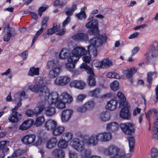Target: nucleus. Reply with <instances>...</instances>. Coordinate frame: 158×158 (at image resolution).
<instances>
[{"label":"nucleus","instance_id":"nucleus-61","mask_svg":"<svg viewBox=\"0 0 158 158\" xmlns=\"http://www.w3.org/2000/svg\"><path fill=\"white\" fill-rule=\"evenodd\" d=\"M82 59L84 61L87 63H89L91 60L90 56H85L82 57Z\"/></svg>","mask_w":158,"mask_h":158},{"label":"nucleus","instance_id":"nucleus-50","mask_svg":"<svg viewBox=\"0 0 158 158\" xmlns=\"http://www.w3.org/2000/svg\"><path fill=\"white\" fill-rule=\"evenodd\" d=\"M52 130L53 135L55 136L60 135L64 131L63 129H52Z\"/></svg>","mask_w":158,"mask_h":158},{"label":"nucleus","instance_id":"nucleus-58","mask_svg":"<svg viewBox=\"0 0 158 158\" xmlns=\"http://www.w3.org/2000/svg\"><path fill=\"white\" fill-rule=\"evenodd\" d=\"M152 132L153 133L152 138L158 140V129H153Z\"/></svg>","mask_w":158,"mask_h":158},{"label":"nucleus","instance_id":"nucleus-60","mask_svg":"<svg viewBox=\"0 0 158 158\" xmlns=\"http://www.w3.org/2000/svg\"><path fill=\"white\" fill-rule=\"evenodd\" d=\"M75 64L73 62H69L66 64V68L70 69L71 68H74L75 67Z\"/></svg>","mask_w":158,"mask_h":158},{"label":"nucleus","instance_id":"nucleus-12","mask_svg":"<svg viewBox=\"0 0 158 158\" xmlns=\"http://www.w3.org/2000/svg\"><path fill=\"white\" fill-rule=\"evenodd\" d=\"M119 107H123L120 114L121 117L124 119H130L131 117V114L128 109L129 106L128 104H127L122 105Z\"/></svg>","mask_w":158,"mask_h":158},{"label":"nucleus","instance_id":"nucleus-49","mask_svg":"<svg viewBox=\"0 0 158 158\" xmlns=\"http://www.w3.org/2000/svg\"><path fill=\"white\" fill-rule=\"evenodd\" d=\"M26 96V93L24 91H23L21 92L20 94V95L19 96L17 94H15V100L17 101L18 102H21L22 100L21 98V97H24Z\"/></svg>","mask_w":158,"mask_h":158},{"label":"nucleus","instance_id":"nucleus-1","mask_svg":"<svg viewBox=\"0 0 158 158\" xmlns=\"http://www.w3.org/2000/svg\"><path fill=\"white\" fill-rule=\"evenodd\" d=\"M106 39V37L105 35H99L89 40L90 45L88 46V49L89 55H92L94 57L96 56L97 55L96 48L105 43Z\"/></svg>","mask_w":158,"mask_h":158},{"label":"nucleus","instance_id":"nucleus-55","mask_svg":"<svg viewBox=\"0 0 158 158\" xmlns=\"http://www.w3.org/2000/svg\"><path fill=\"white\" fill-rule=\"evenodd\" d=\"M48 20L49 18L48 17H45L43 19L41 23L42 27H44V29L46 28L47 27V23Z\"/></svg>","mask_w":158,"mask_h":158},{"label":"nucleus","instance_id":"nucleus-24","mask_svg":"<svg viewBox=\"0 0 158 158\" xmlns=\"http://www.w3.org/2000/svg\"><path fill=\"white\" fill-rule=\"evenodd\" d=\"M57 126L56 122L53 120H49L46 122L45 126L47 128H64L62 126H58L56 128Z\"/></svg>","mask_w":158,"mask_h":158},{"label":"nucleus","instance_id":"nucleus-13","mask_svg":"<svg viewBox=\"0 0 158 158\" xmlns=\"http://www.w3.org/2000/svg\"><path fill=\"white\" fill-rule=\"evenodd\" d=\"M85 82L81 80H73L69 84L71 87H74L80 89H83L85 87Z\"/></svg>","mask_w":158,"mask_h":158},{"label":"nucleus","instance_id":"nucleus-5","mask_svg":"<svg viewBox=\"0 0 158 158\" xmlns=\"http://www.w3.org/2000/svg\"><path fill=\"white\" fill-rule=\"evenodd\" d=\"M81 69H85L87 73L90 74L87 79V83L91 86H94L96 84V81L94 77V75L92 69L89 67L85 63H83L80 67Z\"/></svg>","mask_w":158,"mask_h":158},{"label":"nucleus","instance_id":"nucleus-40","mask_svg":"<svg viewBox=\"0 0 158 158\" xmlns=\"http://www.w3.org/2000/svg\"><path fill=\"white\" fill-rule=\"evenodd\" d=\"M101 119L103 121H106L110 119V115L107 112H103L100 115Z\"/></svg>","mask_w":158,"mask_h":158},{"label":"nucleus","instance_id":"nucleus-29","mask_svg":"<svg viewBox=\"0 0 158 158\" xmlns=\"http://www.w3.org/2000/svg\"><path fill=\"white\" fill-rule=\"evenodd\" d=\"M57 139L53 138L49 140L46 143V147L48 149H51L54 147L57 143Z\"/></svg>","mask_w":158,"mask_h":158},{"label":"nucleus","instance_id":"nucleus-21","mask_svg":"<svg viewBox=\"0 0 158 158\" xmlns=\"http://www.w3.org/2000/svg\"><path fill=\"white\" fill-rule=\"evenodd\" d=\"M74 37L77 40L81 41H86L88 40L87 34L82 33H78L74 35Z\"/></svg>","mask_w":158,"mask_h":158},{"label":"nucleus","instance_id":"nucleus-28","mask_svg":"<svg viewBox=\"0 0 158 158\" xmlns=\"http://www.w3.org/2000/svg\"><path fill=\"white\" fill-rule=\"evenodd\" d=\"M112 65V63L109 58L103 59L101 62L100 67L101 68L105 69L109 67Z\"/></svg>","mask_w":158,"mask_h":158},{"label":"nucleus","instance_id":"nucleus-54","mask_svg":"<svg viewBox=\"0 0 158 158\" xmlns=\"http://www.w3.org/2000/svg\"><path fill=\"white\" fill-rule=\"evenodd\" d=\"M123 132L126 135H129L134 133V129H122Z\"/></svg>","mask_w":158,"mask_h":158},{"label":"nucleus","instance_id":"nucleus-64","mask_svg":"<svg viewBox=\"0 0 158 158\" xmlns=\"http://www.w3.org/2000/svg\"><path fill=\"white\" fill-rule=\"evenodd\" d=\"M130 155L127 154L126 155V156H112L108 158H130Z\"/></svg>","mask_w":158,"mask_h":158},{"label":"nucleus","instance_id":"nucleus-19","mask_svg":"<svg viewBox=\"0 0 158 158\" xmlns=\"http://www.w3.org/2000/svg\"><path fill=\"white\" fill-rule=\"evenodd\" d=\"M61 103H63L65 105L66 103H69L73 100L72 97L67 92H64L60 96Z\"/></svg>","mask_w":158,"mask_h":158},{"label":"nucleus","instance_id":"nucleus-9","mask_svg":"<svg viewBox=\"0 0 158 158\" xmlns=\"http://www.w3.org/2000/svg\"><path fill=\"white\" fill-rule=\"evenodd\" d=\"M83 141L85 143L88 145L96 146L99 141L98 134L96 135H91L89 136H85L84 137Z\"/></svg>","mask_w":158,"mask_h":158},{"label":"nucleus","instance_id":"nucleus-33","mask_svg":"<svg viewBox=\"0 0 158 158\" xmlns=\"http://www.w3.org/2000/svg\"><path fill=\"white\" fill-rule=\"evenodd\" d=\"M69 55V51L66 49H63L60 53L59 57L61 59H68Z\"/></svg>","mask_w":158,"mask_h":158},{"label":"nucleus","instance_id":"nucleus-37","mask_svg":"<svg viewBox=\"0 0 158 158\" xmlns=\"http://www.w3.org/2000/svg\"><path fill=\"white\" fill-rule=\"evenodd\" d=\"M39 69L38 68L31 67L30 68L28 75L31 76H33L35 75L39 74Z\"/></svg>","mask_w":158,"mask_h":158},{"label":"nucleus","instance_id":"nucleus-52","mask_svg":"<svg viewBox=\"0 0 158 158\" xmlns=\"http://www.w3.org/2000/svg\"><path fill=\"white\" fill-rule=\"evenodd\" d=\"M7 141H2L0 142V149H2L3 151L7 152L9 150V149L6 147V144Z\"/></svg>","mask_w":158,"mask_h":158},{"label":"nucleus","instance_id":"nucleus-53","mask_svg":"<svg viewBox=\"0 0 158 158\" xmlns=\"http://www.w3.org/2000/svg\"><path fill=\"white\" fill-rule=\"evenodd\" d=\"M158 154V150L156 148H152L151 151V157H157Z\"/></svg>","mask_w":158,"mask_h":158},{"label":"nucleus","instance_id":"nucleus-22","mask_svg":"<svg viewBox=\"0 0 158 158\" xmlns=\"http://www.w3.org/2000/svg\"><path fill=\"white\" fill-rule=\"evenodd\" d=\"M52 154L55 158H64L65 156V154L63 151L59 148L54 150Z\"/></svg>","mask_w":158,"mask_h":158},{"label":"nucleus","instance_id":"nucleus-27","mask_svg":"<svg viewBox=\"0 0 158 158\" xmlns=\"http://www.w3.org/2000/svg\"><path fill=\"white\" fill-rule=\"evenodd\" d=\"M61 70L60 68H56L52 69L49 72V76L50 78H54L57 77Z\"/></svg>","mask_w":158,"mask_h":158},{"label":"nucleus","instance_id":"nucleus-36","mask_svg":"<svg viewBox=\"0 0 158 158\" xmlns=\"http://www.w3.org/2000/svg\"><path fill=\"white\" fill-rule=\"evenodd\" d=\"M58 63L57 60L50 61L47 63V67L48 69L52 68L54 69L56 68H59L58 67Z\"/></svg>","mask_w":158,"mask_h":158},{"label":"nucleus","instance_id":"nucleus-43","mask_svg":"<svg viewBox=\"0 0 158 158\" xmlns=\"http://www.w3.org/2000/svg\"><path fill=\"white\" fill-rule=\"evenodd\" d=\"M80 57L78 55H72L68 58L67 61L69 62H73L75 64L76 62L79 60Z\"/></svg>","mask_w":158,"mask_h":158},{"label":"nucleus","instance_id":"nucleus-39","mask_svg":"<svg viewBox=\"0 0 158 158\" xmlns=\"http://www.w3.org/2000/svg\"><path fill=\"white\" fill-rule=\"evenodd\" d=\"M68 145V142L63 139H60L58 143V147L61 148H65Z\"/></svg>","mask_w":158,"mask_h":158},{"label":"nucleus","instance_id":"nucleus-20","mask_svg":"<svg viewBox=\"0 0 158 158\" xmlns=\"http://www.w3.org/2000/svg\"><path fill=\"white\" fill-rule=\"evenodd\" d=\"M35 138L36 136L34 135H27L24 137L21 140L25 143L30 144L34 142Z\"/></svg>","mask_w":158,"mask_h":158},{"label":"nucleus","instance_id":"nucleus-51","mask_svg":"<svg viewBox=\"0 0 158 158\" xmlns=\"http://www.w3.org/2000/svg\"><path fill=\"white\" fill-rule=\"evenodd\" d=\"M44 108V106L43 105L39 106L35 108L34 111L36 116H37V114L41 112Z\"/></svg>","mask_w":158,"mask_h":158},{"label":"nucleus","instance_id":"nucleus-35","mask_svg":"<svg viewBox=\"0 0 158 158\" xmlns=\"http://www.w3.org/2000/svg\"><path fill=\"white\" fill-rule=\"evenodd\" d=\"M117 96L120 99L119 102V106H121L122 105L127 104V102H126V98L122 93L118 92Z\"/></svg>","mask_w":158,"mask_h":158},{"label":"nucleus","instance_id":"nucleus-17","mask_svg":"<svg viewBox=\"0 0 158 158\" xmlns=\"http://www.w3.org/2000/svg\"><path fill=\"white\" fill-rule=\"evenodd\" d=\"M72 55H78L80 57V56L86 54L87 51L84 48L77 47L72 50Z\"/></svg>","mask_w":158,"mask_h":158},{"label":"nucleus","instance_id":"nucleus-32","mask_svg":"<svg viewBox=\"0 0 158 158\" xmlns=\"http://www.w3.org/2000/svg\"><path fill=\"white\" fill-rule=\"evenodd\" d=\"M45 111L46 114L49 116L53 115L56 112L55 108L51 106L46 107Z\"/></svg>","mask_w":158,"mask_h":158},{"label":"nucleus","instance_id":"nucleus-18","mask_svg":"<svg viewBox=\"0 0 158 158\" xmlns=\"http://www.w3.org/2000/svg\"><path fill=\"white\" fill-rule=\"evenodd\" d=\"M73 112V111L70 110H66L63 111L61 114L62 122L65 123L68 121L70 118Z\"/></svg>","mask_w":158,"mask_h":158},{"label":"nucleus","instance_id":"nucleus-8","mask_svg":"<svg viewBox=\"0 0 158 158\" xmlns=\"http://www.w3.org/2000/svg\"><path fill=\"white\" fill-rule=\"evenodd\" d=\"M84 141H82L77 138H74L70 143V145L76 150L79 152H81L85 149Z\"/></svg>","mask_w":158,"mask_h":158},{"label":"nucleus","instance_id":"nucleus-41","mask_svg":"<svg viewBox=\"0 0 158 158\" xmlns=\"http://www.w3.org/2000/svg\"><path fill=\"white\" fill-rule=\"evenodd\" d=\"M73 138V134L71 132H67L64 133L62 135V139L67 141L70 140Z\"/></svg>","mask_w":158,"mask_h":158},{"label":"nucleus","instance_id":"nucleus-4","mask_svg":"<svg viewBox=\"0 0 158 158\" xmlns=\"http://www.w3.org/2000/svg\"><path fill=\"white\" fill-rule=\"evenodd\" d=\"M22 106V103L19 102L18 103L14 108L11 109L12 113L8 117L9 121L12 123H16L19 122L22 118L21 114L16 111L18 109Z\"/></svg>","mask_w":158,"mask_h":158},{"label":"nucleus","instance_id":"nucleus-31","mask_svg":"<svg viewBox=\"0 0 158 158\" xmlns=\"http://www.w3.org/2000/svg\"><path fill=\"white\" fill-rule=\"evenodd\" d=\"M127 140L129 142V151L132 152L133 151L134 148L135 141L133 136H129L127 137Z\"/></svg>","mask_w":158,"mask_h":158},{"label":"nucleus","instance_id":"nucleus-23","mask_svg":"<svg viewBox=\"0 0 158 158\" xmlns=\"http://www.w3.org/2000/svg\"><path fill=\"white\" fill-rule=\"evenodd\" d=\"M117 104L118 102L116 100H111L107 102L106 108L109 110H114L116 109Z\"/></svg>","mask_w":158,"mask_h":158},{"label":"nucleus","instance_id":"nucleus-7","mask_svg":"<svg viewBox=\"0 0 158 158\" xmlns=\"http://www.w3.org/2000/svg\"><path fill=\"white\" fill-rule=\"evenodd\" d=\"M35 89L36 90L35 91H31L35 92L42 99L47 100V98H48V97L50 94V90L47 86L45 85L42 86Z\"/></svg>","mask_w":158,"mask_h":158},{"label":"nucleus","instance_id":"nucleus-59","mask_svg":"<svg viewBox=\"0 0 158 158\" xmlns=\"http://www.w3.org/2000/svg\"><path fill=\"white\" fill-rule=\"evenodd\" d=\"M64 10L66 15L68 16L72 15L73 13V12L69 7H66Z\"/></svg>","mask_w":158,"mask_h":158},{"label":"nucleus","instance_id":"nucleus-62","mask_svg":"<svg viewBox=\"0 0 158 158\" xmlns=\"http://www.w3.org/2000/svg\"><path fill=\"white\" fill-rule=\"evenodd\" d=\"M151 49L158 50V43L157 41H154L153 42Z\"/></svg>","mask_w":158,"mask_h":158},{"label":"nucleus","instance_id":"nucleus-3","mask_svg":"<svg viewBox=\"0 0 158 158\" xmlns=\"http://www.w3.org/2000/svg\"><path fill=\"white\" fill-rule=\"evenodd\" d=\"M48 97L47 100L49 104H54L57 108L60 109H63L65 107V105L63 103H61L60 97H59V94L57 92H53L50 94Z\"/></svg>","mask_w":158,"mask_h":158},{"label":"nucleus","instance_id":"nucleus-44","mask_svg":"<svg viewBox=\"0 0 158 158\" xmlns=\"http://www.w3.org/2000/svg\"><path fill=\"white\" fill-rule=\"evenodd\" d=\"M25 150H22L20 149L16 150L14 151L12 155L13 157H17L19 156L26 152Z\"/></svg>","mask_w":158,"mask_h":158},{"label":"nucleus","instance_id":"nucleus-57","mask_svg":"<svg viewBox=\"0 0 158 158\" xmlns=\"http://www.w3.org/2000/svg\"><path fill=\"white\" fill-rule=\"evenodd\" d=\"M149 55L152 57H156L158 56V50L152 49L149 53Z\"/></svg>","mask_w":158,"mask_h":158},{"label":"nucleus","instance_id":"nucleus-16","mask_svg":"<svg viewBox=\"0 0 158 158\" xmlns=\"http://www.w3.org/2000/svg\"><path fill=\"white\" fill-rule=\"evenodd\" d=\"M99 141L107 142L110 140L112 137L111 133L105 132L98 134Z\"/></svg>","mask_w":158,"mask_h":158},{"label":"nucleus","instance_id":"nucleus-47","mask_svg":"<svg viewBox=\"0 0 158 158\" xmlns=\"http://www.w3.org/2000/svg\"><path fill=\"white\" fill-rule=\"evenodd\" d=\"M44 121V118L43 116L38 117L36 119L34 125L37 127L41 125L42 123Z\"/></svg>","mask_w":158,"mask_h":158},{"label":"nucleus","instance_id":"nucleus-14","mask_svg":"<svg viewBox=\"0 0 158 158\" xmlns=\"http://www.w3.org/2000/svg\"><path fill=\"white\" fill-rule=\"evenodd\" d=\"M70 81V78L67 76H61L57 77L54 81L55 84L57 85L64 86Z\"/></svg>","mask_w":158,"mask_h":158},{"label":"nucleus","instance_id":"nucleus-26","mask_svg":"<svg viewBox=\"0 0 158 158\" xmlns=\"http://www.w3.org/2000/svg\"><path fill=\"white\" fill-rule=\"evenodd\" d=\"M34 121L29 119L25 121L20 126L19 128H30L33 125Z\"/></svg>","mask_w":158,"mask_h":158},{"label":"nucleus","instance_id":"nucleus-10","mask_svg":"<svg viewBox=\"0 0 158 158\" xmlns=\"http://www.w3.org/2000/svg\"><path fill=\"white\" fill-rule=\"evenodd\" d=\"M120 127L121 128H134L136 127L134 124L130 123H121L120 126L116 122L110 123L107 126V128H118Z\"/></svg>","mask_w":158,"mask_h":158},{"label":"nucleus","instance_id":"nucleus-48","mask_svg":"<svg viewBox=\"0 0 158 158\" xmlns=\"http://www.w3.org/2000/svg\"><path fill=\"white\" fill-rule=\"evenodd\" d=\"M100 93V89L98 88H97L90 91L89 92V95L92 97H96Z\"/></svg>","mask_w":158,"mask_h":158},{"label":"nucleus","instance_id":"nucleus-30","mask_svg":"<svg viewBox=\"0 0 158 158\" xmlns=\"http://www.w3.org/2000/svg\"><path fill=\"white\" fill-rule=\"evenodd\" d=\"M60 29V25L57 26L56 24H54L52 28L48 30L47 33L49 35H52L55 32L59 31Z\"/></svg>","mask_w":158,"mask_h":158},{"label":"nucleus","instance_id":"nucleus-25","mask_svg":"<svg viewBox=\"0 0 158 158\" xmlns=\"http://www.w3.org/2000/svg\"><path fill=\"white\" fill-rule=\"evenodd\" d=\"M137 70L136 68L132 67L129 69L124 70L123 71V73L126 78H129L131 77L136 72Z\"/></svg>","mask_w":158,"mask_h":158},{"label":"nucleus","instance_id":"nucleus-6","mask_svg":"<svg viewBox=\"0 0 158 158\" xmlns=\"http://www.w3.org/2000/svg\"><path fill=\"white\" fill-rule=\"evenodd\" d=\"M98 21L94 19L86 23L85 26L87 28L91 30L90 31L94 35H97L98 34Z\"/></svg>","mask_w":158,"mask_h":158},{"label":"nucleus","instance_id":"nucleus-2","mask_svg":"<svg viewBox=\"0 0 158 158\" xmlns=\"http://www.w3.org/2000/svg\"><path fill=\"white\" fill-rule=\"evenodd\" d=\"M104 154L108 156H126L124 150L114 144H111L103 150Z\"/></svg>","mask_w":158,"mask_h":158},{"label":"nucleus","instance_id":"nucleus-11","mask_svg":"<svg viewBox=\"0 0 158 158\" xmlns=\"http://www.w3.org/2000/svg\"><path fill=\"white\" fill-rule=\"evenodd\" d=\"M3 27L4 30L6 29L8 30L6 33L5 34L3 38V40L5 41H9L13 35H15L16 34V32L15 31L14 29L10 27L9 24L8 23H5L3 24Z\"/></svg>","mask_w":158,"mask_h":158},{"label":"nucleus","instance_id":"nucleus-63","mask_svg":"<svg viewBox=\"0 0 158 158\" xmlns=\"http://www.w3.org/2000/svg\"><path fill=\"white\" fill-rule=\"evenodd\" d=\"M69 158H77V154L72 151H69Z\"/></svg>","mask_w":158,"mask_h":158},{"label":"nucleus","instance_id":"nucleus-45","mask_svg":"<svg viewBox=\"0 0 158 158\" xmlns=\"http://www.w3.org/2000/svg\"><path fill=\"white\" fill-rule=\"evenodd\" d=\"M106 76L109 78H115L117 79H119L120 78L119 75L115 72H109L106 74Z\"/></svg>","mask_w":158,"mask_h":158},{"label":"nucleus","instance_id":"nucleus-15","mask_svg":"<svg viewBox=\"0 0 158 158\" xmlns=\"http://www.w3.org/2000/svg\"><path fill=\"white\" fill-rule=\"evenodd\" d=\"M45 81L43 80V78L38 77L36 79L35 84L34 85H30L28 86V89L31 91H35V89L39 88L42 86H44Z\"/></svg>","mask_w":158,"mask_h":158},{"label":"nucleus","instance_id":"nucleus-38","mask_svg":"<svg viewBox=\"0 0 158 158\" xmlns=\"http://www.w3.org/2000/svg\"><path fill=\"white\" fill-rule=\"evenodd\" d=\"M152 111L154 112V118L156 120V121L154 123V126L155 128H158V111L155 108L152 109Z\"/></svg>","mask_w":158,"mask_h":158},{"label":"nucleus","instance_id":"nucleus-42","mask_svg":"<svg viewBox=\"0 0 158 158\" xmlns=\"http://www.w3.org/2000/svg\"><path fill=\"white\" fill-rule=\"evenodd\" d=\"M76 16L77 17V18L80 20L86 19V15L85 12L84 10V9L83 8H81V11L80 13L77 14Z\"/></svg>","mask_w":158,"mask_h":158},{"label":"nucleus","instance_id":"nucleus-46","mask_svg":"<svg viewBox=\"0 0 158 158\" xmlns=\"http://www.w3.org/2000/svg\"><path fill=\"white\" fill-rule=\"evenodd\" d=\"M110 87L112 90L115 91L119 89V83L117 81H115L111 83Z\"/></svg>","mask_w":158,"mask_h":158},{"label":"nucleus","instance_id":"nucleus-56","mask_svg":"<svg viewBox=\"0 0 158 158\" xmlns=\"http://www.w3.org/2000/svg\"><path fill=\"white\" fill-rule=\"evenodd\" d=\"M25 114L29 117H32L35 115L34 110L31 109L27 110L26 111Z\"/></svg>","mask_w":158,"mask_h":158},{"label":"nucleus","instance_id":"nucleus-34","mask_svg":"<svg viewBox=\"0 0 158 158\" xmlns=\"http://www.w3.org/2000/svg\"><path fill=\"white\" fill-rule=\"evenodd\" d=\"M95 106L94 102L93 101H89L84 104V106L87 111H90L94 108Z\"/></svg>","mask_w":158,"mask_h":158}]
</instances>
